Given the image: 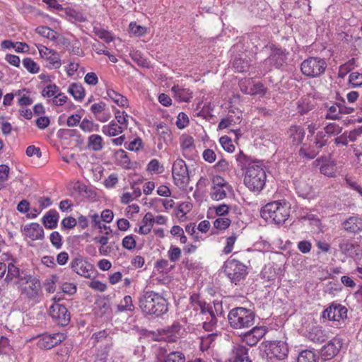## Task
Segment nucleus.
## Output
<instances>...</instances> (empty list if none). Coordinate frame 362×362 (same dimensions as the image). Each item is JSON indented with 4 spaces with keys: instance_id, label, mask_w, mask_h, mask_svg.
<instances>
[{
    "instance_id": "nucleus-21",
    "label": "nucleus",
    "mask_w": 362,
    "mask_h": 362,
    "mask_svg": "<svg viewBox=\"0 0 362 362\" xmlns=\"http://www.w3.org/2000/svg\"><path fill=\"white\" fill-rule=\"evenodd\" d=\"M25 234L33 240H42L44 238V230L39 223H33L25 228Z\"/></svg>"
},
{
    "instance_id": "nucleus-27",
    "label": "nucleus",
    "mask_w": 362,
    "mask_h": 362,
    "mask_svg": "<svg viewBox=\"0 0 362 362\" xmlns=\"http://www.w3.org/2000/svg\"><path fill=\"white\" fill-rule=\"evenodd\" d=\"M308 338L315 343H322L327 338L326 332L320 327H315L309 332Z\"/></svg>"
},
{
    "instance_id": "nucleus-11",
    "label": "nucleus",
    "mask_w": 362,
    "mask_h": 362,
    "mask_svg": "<svg viewBox=\"0 0 362 362\" xmlns=\"http://www.w3.org/2000/svg\"><path fill=\"white\" fill-rule=\"evenodd\" d=\"M285 61L286 54L281 49H274L270 56L263 62L264 74L269 71L272 66L279 68L285 63Z\"/></svg>"
},
{
    "instance_id": "nucleus-13",
    "label": "nucleus",
    "mask_w": 362,
    "mask_h": 362,
    "mask_svg": "<svg viewBox=\"0 0 362 362\" xmlns=\"http://www.w3.org/2000/svg\"><path fill=\"white\" fill-rule=\"evenodd\" d=\"M353 107H346L345 101L335 103L330 106H327L325 119H339L341 115H348L354 112Z\"/></svg>"
},
{
    "instance_id": "nucleus-3",
    "label": "nucleus",
    "mask_w": 362,
    "mask_h": 362,
    "mask_svg": "<svg viewBox=\"0 0 362 362\" xmlns=\"http://www.w3.org/2000/svg\"><path fill=\"white\" fill-rule=\"evenodd\" d=\"M290 205L285 201H275L262 207L261 216L276 224H281L290 216Z\"/></svg>"
},
{
    "instance_id": "nucleus-53",
    "label": "nucleus",
    "mask_w": 362,
    "mask_h": 362,
    "mask_svg": "<svg viewBox=\"0 0 362 362\" xmlns=\"http://www.w3.org/2000/svg\"><path fill=\"white\" fill-rule=\"evenodd\" d=\"M115 115L117 122L120 124L119 126H123L126 129L127 127V118L129 115L125 112L119 110H117Z\"/></svg>"
},
{
    "instance_id": "nucleus-58",
    "label": "nucleus",
    "mask_w": 362,
    "mask_h": 362,
    "mask_svg": "<svg viewBox=\"0 0 362 362\" xmlns=\"http://www.w3.org/2000/svg\"><path fill=\"white\" fill-rule=\"evenodd\" d=\"M189 124V118L187 115L184 112H180L177 116V119L176 122L177 127L182 129L187 127Z\"/></svg>"
},
{
    "instance_id": "nucleus-36",
    "label": "nucleus",
    "mask_w": 362,
    "mask_h": 362,
    "mask_svg": "<svg viewBox=\"0 0 362 362\" xmlns=\"http://www.w3.org/2000/svg\"><path fill=\"white\" fill-rule=\"evenodd\" d=\"M233 66L238 72H245L249 68L247 61L240 57H236L233 62Z\"/></svg>"
},
{
    "instance_id": "nucleus-63",
    "label": "nucleus",
    "mask_w": 362,
    "mask_h": 362,
    "mask_svg": "<svg viewBox=\"0 0 362 362\" xmlns=\"http://www.w3.org/2000/svg\"><path fill=\"white\" fill-rule=\"evenodd\" d=\"M296 189L299 194L303 197H307L310 193V187L304 182H299L296 185Z\"/></svg>"
},
{
    "instance_id": "nucleus-32",
    "label": "nucleus",
    "mask_w": 362,
    "mask_h": 362,
    "mask_svg": "<svg viewBox=\"0 0 362 362\" xmlns=\"http://www.w3.org/2000/svg\"><path fill=\"white\" fill-rule=\"evenodd\" d=\"M313 105L311 104L309 98H301L297 103V110L300 115L308 113L309 111L313 110Z\"/></svg>"
},
{
    "instance_id": "nucleus-29",
    "label": "nucleus",
    "mask_w": 362,
    "mask_h": 362,
    "mask_svg": "<svg viewBox=\"0 0 362 362\" xmlns=\"http://www.w3.org/2000/svg\"><path fill=\"white\" fill-rule=\"evenodd\" d=\"M107 96L114 101L117 105L122 107H127L129 105L128 100L124 95L116 92L113 89H108L107 90Z\"/></svg>"
},
{
    "instance_id": "nucleus-42",
    "label": "nucleus",
    "mask_w": 362,
    "mask_h": 362,
    "mask_svg": "<svg viewBox=\"0 0 362 362\" xmlns=\"http://www.w3.org/2000/svg\"><path fill=\"white\" fill-rule=\"evenodd\" d=\"M163 362H185V357L181 352H171L166 356Z\"/></svg>"
},
{
    "instance_id": "nucleus-59",
    "label": "nucleus",
    "mask_w": 362,
    "mask_h": 362,
    "mask_svg": "<svg viewBox=\"0 0 362 362\" xmlns=\"http://www.w3.org/2000/svg\"><path fill=\"white\" fill-rule=\"evenodd\" d=\"M136 243L133 235H127L122 240V246L127 250L134 249Z\"/></svg>"
},
{
    "instance_id": "nucleus-54",
    "label": "nucleus",
    "mask_w": 362,
    "mask_h": 362,
    "mask_svg": "<svg viewBox=\"0 0 362 362\" xmlns=\"http://www.w3.org/2000/svg\"><path fill=\"white\" fill-rule=\"evenodd\" d=\"M317 153H318V151H316L315 150L308 149L306 148L305 144H303V146L299 150V155L300 156L307 158L308 159L314 158L317 156Z\"/></svg>"
},
{
    "instance_id": "nucleus-45",
    "label": "nucleus",
    "mask_w": 362,
    "mask_h": 362,
    "mask_svg": "<svg viewBox=\"0 0 362 362\" xmlns=\"http://www.w3.org/2000/svg\"><path fill=\"white\" fill-rule=\"evenodd\" d=\"M298 362H316L315 355L311 351H303L299 354Z\"/></svg>"
},
{
    "instance_id": "nucleus-51",
    "label": "nucleus",
    "mask_w": 362,
    "mask_h": 362,
    "mask_svg": "<svg viewBox=\"0 0 362 362\" xmlns=\"http://www.w3.org/2000/svg\"><path fill=\"white\" fill-rule=\"evenodd\" d=\"M212 187H225V189H231L228 182L222 177L216 175L212 179Z\"/></svg>"
},
{
    "instance_id": "nucleus-19",
    "label": "nucleus",
    "mask_w": 362,
    "mask_h": 362,
    "mask_svg": "<svg viewBox=\"0 0 362 362\" xmlns=\"http://www.w3.org/2000/svg\"><path fill=\"white\" fill-rule=\"evenodd\" d=\"M342 346L341 339L335 337L330 340L321 349V355L325 360L330 359L335 356L339 351Z\"/></svg>"
},
{
    "instance_id": "nucleus-33",
    "label": "nucleus",
    "mask_w": 362,
    "mask_h": 362,
    "mask_svg": "<svg viewBox=\"0 0 362 362\" xmlns=\"http://www.w3.org/2000/svg\"><path fill=\"white\" fill-rule=\"evenodd\" d=\"M343 131V127L335 122L328 123L324 127L325 134L329 136H337L340 134Z\"/></svg>"
},
{
    "instance_id": "nucleus-60",
    "label": "nucleus",
    "mask_w": 362,
    "mask_h": 362,
    "mask_svg": "<svg viewBox=\"0 0 362 362\" xmlns=\"http://www.w3.org/2000/svg\"><path fill=\"white\" fill-rule=\"evenodd\" d=\"M220 143L223 148L228 152H233L235 146L232 144V141L228 136H222L220 139Z\"/></svg>"
},
{
    "instance_id": "nucleus-7",
    "label": "nucleus",
    "mask_w": 362,
    "mask_h": 362,
    "mask_svg": "<svg viewBox=\"0 0 362 362\" xmlns=\"http://www.w3.org/2000/svg\"><path fill=\"white\" fill-rule=\"evenodd\" d=\"M173 177L176 185L180 187L186 186L189 180L188 169L185 162L182 159H177L173 165Z\"/></svg>"
},
{
    "instance_id": "nucleus-61",
    "label": "nucleus",
    "mask_w": 362,
    "mask_h": 362,
    "mask_svg": "<svg viewBox=\"0 0 362 362\" xmlns=\"http://www.w3.org/2000/svg\"><path fill=\"white\" fill-rule=\"evenodd\" d=\"M67 96L60 91L52 99V103L57 106H62L67 101Z\"/></svg>"
},
{
    "instance_id": "nucleus-17",
    "label": "nucleus",
    "mask_w": 362,
    "mask_h": 362,
    "mask_svg": "<svg viewBox=\"0 0 362 362\" xmlns=\"http://www.w3.org/2000/svg\"><path fill=\"white\" fill-rule=\"evenodd\" d=\"M267 329L265 327H254L252 329L241 336L242 339L247 345L253 346L265 335Z\"/></svg>"
},
{
    "instance_id": "nucleus-25",
    "label": "nucleus",
    "mask_w": 362,
    "mask_h": 362,
    "mask_svg": "<svg viewBox=\"0 0 362 362\" xmlns=\"http://www.w3.org/2000/svg\"><path fill=\"white\" fill-rule=\"evenodd\" d=\"M124 129L123 126H119L115 121H112L109 124L103 127L102 132L108 136H115L121 134Z\"/></svg>"
},
{
    "instance_id": "nucleus-40",
    "label": "nucleus",
    "mask_w": 362,
    "mask_h": 362,
    "mask_svg": "<svg viewBox=\"0 0 362 362\" xmlns=\"http://www.w3.org/2000/svg\"><path fill=\"white\" fill-rule=\"evenodd\" d=\"M349 84L351 88L362 86V74L357 71L351 73L349 76Z\"/></svg>"
},
{
    "instance_id": "nucleus-9",
    "label": "nucleus",
    "mask_w": 362,
    "mask_h": 362,
    "mask_svg": "<svg viewBox=\"0 0 362 362\" xmlns=\"http://www.w3.org/2000/svg\"><path fill=\"white\" fill-rule=\"evenodd\" d=\"M49 315L57 324L62 326L67 325L70 321V313L62 304H53L49 308Z\"/></svg>"
},
{
    "instance_id": "nucleus-35",
    "label": "nucleus",
    "mask_w": 362,
    "mask_h": 362,
    "mask_svg": "<svg viewBox=\"0 0 362 362\" xmlns=\"http://www.w3.org/2000/svg\"><path fill=\"white\" fill-rule=\"evenodd\" d=\"M231 189H225V187H212L211 192V199L219 201L226 197L227 192Z\"/></svg>"
},
{
    "instance_id": "nucleus-2",
    "label": "nucleus",
    "mask_w": 362,
    "mask_h": 362,
    "mask_svg": "<svg viewBox=\"0 0 362 362\" xmlns=\"http://www.w3.org/2000/svg\"><path fill=\"white\" fill-rule=\"evenodd\" d=\"M266 180V172L259 161H254L248 165L245 173L244 184L250 191L259 192L264 188Z\"/></svg>"
},
{
    "instance_id": "nucleus-20",
    "label": "nucleus",
    "mask_w": 362,
    "mask_h": 362,
    "mask_svg": "<svg viewBox=\"0 0 362 362\" xmlns=\"http://www.w3.org/2000/svg\"><path fill=\"white\" fill-rule=\"evenodd\" d=\"M248 349L243 346L237 344L233 346L232 355L229 359L230 362H247L251 361L247 354Z\"/></svg>"
},
{
    "instance_id": "nucleus-15",
    "label": "nucleus",
    "mask_w": 362,
    "mask_h": 362,
    "mask_svg": "<svg viewBox=\"0 0 362 362\" xmlns=\"http://www.w3.org/2000/svg\"><path fill=\"white\" fill-rule=\"evenodd\" d=\"M341 229L350 235H357L362 232V217L353 215L341 223Z\"/></svg>"
},
{
    "instance_id": "nucleus-48",
    "label": "nucleus",
    "mask_w": 362,
    "mask_h": 362,
    "mask_svg": "<svg viewBox=\"0 0 362 362\" xmlns=\"http://www.w3.org/2000/svg\"><path fill=\"white\" fill-rule=\"evenodd\" d=\"M129 33L136 36H142L146 33L145 27L137 25L136 23L132 22L129 26Z\"/></svg>"
},
{
    "instance_id": "nucleus-30",
    "label": "nucleus",
    "mask_w": 362,
    "mask_h": 362,
    "mask_svg": "<svg viewBox=\"0 0 362 362\" xmlns=\"http://www.w3.org/2000/svg\"><path fill=\"white\" fill-rule=\"evenodd\" d=\"M68 92L77 100H81L85 97V90L83 86L79 83L71 84L68 88Z\"/></svg>"
},
{
    "instance_id": "nucleus-4",
    "label": "nucleus",
    "mask_w": 362,
    "mask_h": 362,
    "mask_svg": "<svg viewBox=\"0 0 362 362\" xmlns=\"http://www.w3.org/2000/svg\"><path fill=\"white\" fill-rule=\"evenodd\" d=\"M255 314L251 310L237 307L232 309L228 315V320L231 327L236 329L248 328L255 323Z\"/></svg>"
},
{
    "instance_id": "nucleus-43",
    "label": "nucleus",
    "mask_w": 362,
    "mask_h": 362,
    "mask_svg": "<svg viewBox=\"0 0 362 362\" xmlns=\"http://www.w3.org/2000/svg\"><path fill=\"white\" fill-rule=\"evenodd\" d=\"M231 223L230 219L224 216L218 217L214 222V226L218 230H225L228 228Z\"/></svg>"
},
{
    "instance_id": "nucleus-1",
    "label": "nucleus",
    "mask_w": 362,
    "mask_h": 362,
    "mask_svg": "<svg viewBox=\"0 0 362 362\" xmlns=\"http://www.w3.org/2000/svg\"><path fill=\"white\" fill-rule=\"evenodd\" d=\"M139 308L147 315L160 316L168 310L167 302L154 291H146L139 298Z\"/></svg>"
},
{
    "instance_id": "nucleus-64",
    "label": "nucleus",
    "mask_w": 362,
    "mask_h": 362,
    "mask_svg": "<svg viewBox=\"0 0 362 362\" xmlns=\"http://www.w3.org/2000/svg\"><path fill=\"white\" fill-rule=\"evenodd\" d=\"M262 276L268 282L272 281L275 279L276 274L274 269L272 267L264 269L262 272Z\"/></svg>"
},
{
    "instance_id": "nucleus-52",
    "label": "nucleus",
    "mask_w": 362,
    "mask_h": 362,
    "mask_svg": "<svg viewBox=\"0 0 362 362\" xmlns=\"http://www.w3.org/2000/svg\"><path fill=\"white\" fill-rule=\"evenodd\" d=\"M81 129L86 132H91L97 130L98 125H95L92 121L83 119L80 124Z\"/></svg>"
},
{
    "instance_id": "nucleus-38",
    "label": "nucleus",
    "mask_w": 362,
    "mask_h": 362,
    "mask_svg": "<svg viewBox=\"0 0 362 362\" xmlns=\"http://www.w3.org/2000/svg\"><path fill=\"white\" fill-rule=\"evenodd\" d=\"M118 310L120 312L129 310L132 311L134 306L132 303V298L130 296H126L117 306Z\"/></svg>"
},
{
    "instance_id": "nucleus-41",
    "label": "nucleus",
    "mask_w": 362,
    "mask_h": 362,
    "mask_svg": "<svg viewBox=\"0 0 362 362\" xmlns=\"http://www.w3.org/2000/svg\"><path fill=\"white\" fill-rule=\"evenodd\" d=\"M238 235L235 233H233L228 236L226 240V246L223 247V252L226 255L230 254L233 249L234 244L237 240Z\"/></svg>"
},
{
    "instance_id": "nucleus-55",
    "label": "nucleus",
    "mask_w": 362,
    "mask_h": 362,
    "mask_svg": "<svg viewBox=\"0 0 362 362\" xmlns=\"http://www.w3.org/2000/svg\"><path fill=\"white\" fill-rule=\"evenodd\" d=\"M181 250L177 247L171 246L168 250V257L171 262H175L180 259Z\"/></svg>"
},
{
    "instance_id": "nucleus-39",
    "label": "nucleus",
    "mask_w": 362,
    "mask_h": 362,
    "mask_svg": "<svg viewBox=\"0 0 362 362\" xmlns=\"http://www.w3.org/2000/svg\"><path fill=\"white\" fill-rule=\"evenodd\" d=\"M349 132H341L332 141L336 146H347L349 141Z\"/></svg>"
},
{
    "instance_id": "nucleus-56",
    "label": "nucleus",
    "mask_w": 362,
    "mask_h": 362,
    "mask_svg": "<svg viewBox=\"0 0 362 362\" xmlns=\"http://www.w3.org/2000/svg\"><path fill=\"white\" fill-rule=\"evenodd\" d=\"M339 247L341 252L344 254H347L354 248V245L349 240L345 239L340 241Z\"/></svg>"
},
{
    "instance_id": "nucleus-50",
    "label": "nucleus",
    "mask_w": 362,
    "mask_h": 362,
    "mask_svg": "<svg viewBox=\"0 0 362 362\" xmlns=\"http://www.w3.org/2000/svg\"><path fill=\"white\" fill-rule=\"evenodd\" d=\"M6 271L7 274L5 278L6 281H11L14 277H17L19 274L18 268L13 264H9L8 266H6Z\"/></svg>"
},
{
    "instance_id": "nucleus-24",
    "label": "nucleus",
    "mask_w": 362,
    "mask_h": 362,
    "mask_svg": "<svg viewBox=\"0 0 362 362\" xmlns=\"http://www.w3.org/2000/svg\"><path fill=\"white\" fill-rule=\"evenodd\" d=\"M174 97L179 101L188 102L192 98V93L189 89L184 88L180 86H174L172 88Z\"/></svg>"
},
{
    "instance_id": "nucleus-31",
    "label": "nucleus",
    "mask_w": 362,
    "mask_h": 362,
    "mask_svg": "<svg viewBox=\"0 0 362 362\" xmlns=\"http://www.w3.org/2000/svg\"><path fill=\"white\" fill-rule=\"evenodd\" d=\"M88 146L95 151L103 148V139L98 134H92L88 139Z\"/></svg>"
},
{
    "instance_id": "nucleus-62",
    "label": "nucleus",
    "mask_w": 362,
    "mask_h": 362,
    "mask_svg": "<svg viewBox=\"0 0 362 362\" xmlns=\"http://www.w3.org/2000/svg\"><path fill=\"white\" fill-rule=\"evenodd\" d=\"M50 241L56 248L59 249L62 247V236L57 231H54L50 234Z\"/></svg>"
},
{
    "instance_id": "nucleus-14",
    "label": "nucleus",
    "mask_w": 362,
    "mask_h": 362,
    "mask_svg": "<svg viewBox=\"0 0 362 362\" xmlns=\"http://www.w3.org/2000/svg\"><path fill=\"white\" fill-rule=\"evenodd\" d=\"M266 347L268 355L279 360L285 358L288 353V346L283 341H269Z\"/></svg>"
},
{
    "instance_id": "nucleus-10",
    "label": "nucleus",
    "mask_w": 362,
    "mask_h": 362,
    "mask_svg": "<svg viewBox=\"0 0 362 362\" xmlns=\"http://www.w3.org/2000/svg\"><path fill=\"white\" fill-rule=\"evenodd\" d=\"M21 290L22 294H25L29 298H35L40 289V281L32 276L21 279Z\"/></svg>"
},
{
    "instance_id": "nucleus-22",
    "label": "nucleus",
    "mask_w": 362,
    "mask_h": 362,
    "mask_svg": "<svg viewBox=\"0 0 362 362\" xmlns=\"http://www.w3.org/2000/svg\"><path fill=\"white\" fill-rule=\"evenodd\" d=\"M157 135L160 141H163L165 145L172 144L173 137L170 129L165 124L160 123L157 126Z\"/></svg>"
},
{
    "instance_id": "nucleus-18",
    "label": "nucleus",
    "mask_w": 362,
    "mask_h": 362,
    "mask_svg": "<svg viewBox=\"0 0 362 362\" xmlns=\"http://www.w3.org/2000/svg\"><path fill=\"white\" fill-rule=\"evenodd\" d=\"M347 309L340 304H332L323 312V318L332 321H339L346 318Z\"/></svg>"
},
{
    "instance_id": "nucleus-49",
    "label": "nucleus",
    "mask_w": 362,
    "mask_h": 362,
    "mask_svg": "<svg viewBox=\"0 0 362 362\" xmlns=\"http://www.w3.org/2000/svg\"><path fill=\"white\" fill-rule=\"evenodd\" d=\"M207 310L209 312V315L211 317V320L209 322H204L203 323V328L206 331H211L213 327L216 324L217 320L212 308H207Z\"/></svg>"
},
{
    "instance_id": "nucleus-26",
    "label": "nucleus",
    "mask_w": 362,
    "mask_h": 362,
    "mask_svg": "<svg viewBox=\"0 0 362 362\" xmlns=\"http://www.w3.org/2000/svg\"><path fill=\"white\" fill-rule=\"evenodd\" d=\"M288 134L293 144H299L305 136L304 129L298 126L291 127L288 130Z\"/></svg>"
},
{
    "instance_id": "nucleus-28",
    "label": "nucleus",
    "mask_w": 362,
    "mask_h": 362,
    "mask_svg": "<svg viewBox=\"0 0 362 362\" xmlns=\"http://www.w3.org/2000/svg\"><path fill=\"white\" fill-rule=\"evenodd\" d=\"M180 142L185 156L186 154L191 153L192 151L194 148V139L189 135H182Z\"/></svg>"
},
{
    "instance_id": "nucleus-44",
    "label": "nucleus",
    "mask_w": 362,
    "mask_h": 362,
    "mask_svg": "<svg viewBox=\"0 0 362 362\" xmlns=\"http://www.w3.org/2000/svg\"><path fill=\"white\" fill-rule=\"evenodd\" d=\"M60 91L58 86L55 84H50L47 86L42 91V95L44 97H55V95Z\"/></svg>"
},
{
    "instance_id": "nucleus-47",
    "label": "nucleus",
    "mask_w": 362,
    "mask_h": 362,
    "mask_svg": "<svg viewBox=\"0 0 362 362\" xmlns=\"http://www.w3.org/2000/svg\"><path fill=\"white\" fill-rule=\"evenodd\" d=\"M90 217L91 218L92 223L95 226L98 227L100 229H103H103L107 230L105 232L106 235H108L112 231L110 230V227L107 226L105 224H102L101 221H100L101 218H100V217L99 216V215L98 214H94L93 215H90Z\"/></svg>"
},
{
    "instance_id": "nucleus-6",
    "label": "nucleus",
    "mask_w": 362,
    "mask_h": 362,
    "mask_svg": "<svg viewBox=\"0 0 362 362\" xmlns=\"http://www.w3.org/2000/svg\"><path fill=\"white\" fill-rule=\"evenodd\" d=\"M247 269L245 264L233 259L227 262L225 272L230 281L236 284L247 275Z\"/></svg>"
},
{
    "instance_id": "nucleus-46",
    "label": "nucleus",
    "mask_w": 362,
    "mask_h": 362,
    "mask_svg": "<svg viewBox=\"0 0 362 362\" xmlns=\"http://www.w3.org/2000/svg\"><path fill=\"white\" fill-rule=\"evenodd\" d=\"M23 66L30 73L36 74L39 71L38 65L31 59L25 58L23 60Z\"/></svg>"
},
{
    "instance_id": "nucleus-5",
    "label": "nucleus",
    "mask_w": 362,
    "mask_h": 362,
    "mask_svg": "<svg viewBox=\"0 0 362 362\" xmlns=\"http://www.w3.org/2000/svg\"><path fill=\"white\" fill-rule=\"evenodd\" d=\"M327 64L325 59L320 57H309L305 59L300 64V70L303 75L315 78L322 75Z\"/></svg>"
},
{
    "instance_id": "nucleus-23",
    "label": "nucleus",
    "mask_w": 362,
    "mask_h": 362,
    "mask_svg": "<svg viewBox=\"0 0 362 362\" xmlns=\"http://www.w3.org/2000/svg\"><path fill=\"white\" fill-rule=\"evenodd\" d=\"M59 214L56 210H49L42 218V223L47 228L52 229L57 227Z\"/></svg>"
},
{
    "instance_id": "nucleus-57",
    "label": "nucleus",
    "mask_w": 362,
    "mask_h": 362,
    "mask_svg": "<svg viewBox=\"0 0 362 362\" xmlns=\"http://www.w3.org/2000/svg\"><path fill=\"white\" fill-rule=\"evenodd\" d=\"M315 146L320 149L327 144V139H325V134L323 132H318L315 137Z\"/></svg>"
},
{
    "instance_id": "nucleus-12",
    "label": "nucleus",
    "mask_w": 362,
    "mask_h": 362,
    "mask_svg": "<svg viewBox=\"0 0 362 362\" xmlns=\"http://www.w3.org/2000/svg\"><path fill=\"white\" fill-rule=\"evenodd\" d=\"M39 53L42 58L47 61V66L52 69H58L61 66V59L59 54L45 46L40 45L37 46Z\"/></svg>"
},
{
    "instance_id": "nucleus-37",
    "label": "nucleus",
    "mask_w": 362,
    "mask_h": 362,
    "mask_svg": "<svg viewBox=\"0 0 362 362\" xmlns=\"http://www.w3.org/2000/svg\"><path fill=\"white\" fill-rule=\"evenodd\" d=\"M349 141L362 146V126L349 132Z\"/></svg>"
},
{
    "instance_id": "nucleus-8",
    "label": "nucleus",
    "mask_w": 362,
    "mask_h": 362,
    "mask_svg": "<svg viewBox=\"0 0 362 362\" xmlns=\"http://www.w3.org/2000/svg\"><path fill=\"white\" fill-rule=\"evenodd\" d=\"M70 265L74 272L87 279H90L95 272L93 265L81 257L72 259Z\"/></svg>"
},
{
    "instance_id": "nucleus-16",
    "label": "nucleus",
    "mask_w": 362,
    "mask_h": 362,
    "mask_svg": "<svg viewBox=\"0 0 362 362\" xmlns=\"http://www.w3.org/2000/svg\"><path fill=\"white\" fill-rule=\"evenodd\" d=\"M65 339V336L60 332L52 334H43L40 336L37 346L40 349H50Z\"/></svg>"
},
{
    "instance_id": "nucleus-34",
    "label": "nucleus",
    "mask_w": 362,
    "mask_h": 362,
    "mask_svg": "<svg viewBox=\"0 0 362 362\" xmlns=\"http://www.w3.org/2000/svg\"><path fill=\"white\" fill-rule=\"evenodd\" d=\"M35 30L40 35L51 40H55L58 36V34L55 31L46 26L37 27Z\"/></svg>"
}]
</instances>
